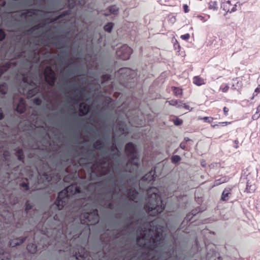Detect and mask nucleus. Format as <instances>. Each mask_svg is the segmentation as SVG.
Returning a JSON list of instances; mask_svg holds the SVG:
<instances>
[{
    "instance_id": "f257e3e1",
    "label": "nucleus",
    "mask_w": 260,
    "mask_h": 260,
    "mask_svg": "<svg viewBox=\"0 0 260 260\" xmlns=\"http://www.w3.org/2000/svg\"><path fill=\"white\" fill-rule=\"evenodd\" d=\"M159 190L155 187H151L147 190L148 194L146 199L145 206L149 211H152L150 215H155L161 213L164 209Z\"/></svg>"
},
{
    "instance_id": "f03ea898",
    "label": "nucleus",
    "mask_w": 260,
    "mask_h": 260,
    "mask_svg": "<svg viewBox=\"0 0 260 260\" xmlns=\"http://www.w3.org/2000/svg\"><path fill=\"white\" fill-rule=\"evenodd\" d=\"M137 243L140 246H147L149 245L148 242L151 240L152 241L154 245L157 244V237L154 236V228L152 229L148 230L140 231L138 229L137 231ZM158 244H160V241H158Z\"/></svg>"
},
{
    "instance_id": "7ed1b4c3",
    "label": "nucleus",
    "mask_w": 260,
    "mask_h": 260,
    "mask_svg": "<svg viewBox=\"0 0 260 260\" xmlns=\"http://www.w3.org/2000/svg\"><path fill=\"white\" fill-rule=\"evenodd\" d=\"M79 193V190L73 185H70L58 193L55 202L58 210L62 209L67 204L69 198L72 194Z\"/></svg>"
},
{
    "instance_id": "20e7f679",
    "label": "nucleus",
    "mask_w": 260,
    "mask_h": 260,
    "mask_svg": "<svg viewBox=\"0 0 260 260\" xmlns=\"http://www.w3.org/2000/svg\"><path fill=\"white\" fill-rule=\"evenodd\" d=\"M85 219L82 221V223L87 224H94L99 221V215L97 210H93L90 213H85L83 215Z\"/></svg>"
},
{
    "instance_id": "39448f33",
    "label": "nucleus",
    "mask_w": 260,
    "mask_h": 260,
    "mask_svg": "<svg viewBox=\"0 0 260 260\" xmlns=\"http://www.w3.org/2000/svg\"><path fill=\"white\" fill-rule=\"evenodd\" d=\"M74 104L78 105L79 104V110L80 114L81 115H84L88 113L89 111L88 106L83 102H80L82 100L81 95L80 94L79 96H75L74 99Z\"/></svg>"
},
{
    "instance_id": "423d86ee",
    "label": "nucleus",
    "mask_w": 260,
    "mask_h": 260,
    "mask_svg": "<svg viewBox=\"0 0 260 260\" xmlns=\"http://www.w3.org/2000/svg\"><path fill=\"white\" fill-rule=\"evenodd\" d=\"M70 254L76 256L77 260H85L87 256V252L84 248H76L70 250Z\"/></svg>"
},
{
    "instance_id": "0eeeda50",
    "label": "nucleus",
    "mask_w": 260,
    "mask_h": 260,
    "mask_svg": "<svg viewBox=\"0 0 260 260\" xmlns=\"http://www.w3.org/2000/svg\"><path fill=\"white\" fill-rule=\"evenodd\" d=\"M236 0H224L222 3L223 10L226 12L232 13L236 10Z\"/></svg>"
},
{
    "instance_id": "6e6552de",
    "label": "nucleus",
    "mask_w": 260,
    "mask_h": 260,
    "mask_svg": "<svg viewBox=\"0 0 260 260\" xmlns=\"http://www.w3.org/2000/svg\"><path fill=\"white\" fill-rule=\"evenodd\" d=\"M132 50L127 45H123L117 51V54L123 60H126L129 58Z\"/></svg>"
},
{
    "instance_id": "1a4fd4ad",
    "label": "nucleus",
    "mask_w": 260,
    "mask_h": 260,
    "mask_svg": "<svg viewBox=\"0 0 260 260\" xmlns=\"http://www.w3.org/2000/svg\"><path fill=\"white\" fill-rule=\"evenodd\" d=\"M45 80L50 85H52L54 83L55 77L54 72L50 68H47L44 73Z\"/></svg>"
},
{
    "instance_id": "9d476101",
    "label": "nucleus",
    "mask_w": 260,
    "mask_h": 260,
    "mask_svg": "<svg viewBox=\"0 0 260 260\" xmlns=\"http://www.w3.org/2000/svg\"><path fill=\"white\" fill-rule=\"evenodd\" d=\"M154 173L155 170H153L146 174L141 180V185H142L143 182L148 181L149 182L150 181H152L155 178L154 176Z\"/></svg>"
},
{
    "instance_id": "9b49d317",
    "label": "nucleus",
    "mask_w": 260,
    "mask_h": 260,
    "mask_svg": "<svg viewBox=\"0 0 260 260\" xmlns=\"http://www.w3.org/2000/svg\"><path fill=\"white\" fill-rule=\"evenodd\" d=\"M256 189V185L255 182L253 181H250L248 180L247 182L246 187L245 188L246 191L248 193H251L255 191Z\"/></svg>"
},
{
    "instance_id": "f8f14e48",
    "label": "nucleus",
    "mask_w": 260,
    "mask_h": 260,
    "mask_svg": "<svg viewBox=\"0 0 260 260\" xmlns=\"http://www.w3.org/2000/svg\"><path fill=\"white\" fill-rule=\"evenodd\" d=\"M125 151L128 154L133 155V156H136V149L132 143H129L126 145Z\"/></svg>"
},
{
    "instance_id": "ddd939ff",
    "label": "nucleus",
    "mask_w": 260,
    "mask_h": 260,
    "mask_svg": "<svg viewBox=\"0 0 260 260\" xmlns=\"http://www.w3.org/2000/svg\"><path fill=\"white\" fill-rule=\"evenodd\" d=\"M39 175L40 182H49L51 180V177L46 173L42 174L41 173H39Z\"/></svg>"
},
{
    "instance_id": "4468645a",
    "label": "nucleus",
    "mask_w": 260,
    "mask_h": 260,
    "mask_svg": "<svg viewBox=\"0 0 260 260\" xmlns=\"http://www.w3.org/2000/svg\"><path fill=\"white\" fill-rule=\"evenodd\" d=\"M25 109V106L24 105V103L23 102V101L22 100H20L18 104L16 110L17 112L21 113L24 112Z\"/></svg>"
},
{
    "instance_id": "2eb2a0df",
    "label": "nucleus",
    "mask_w": 260,
    "mask_h": 260,
    "mask_svg": "<svg viewBox=\"0 0 260 260\" xmlns=\"http://www.w3.org/2000/svg\"><path fill=\"white\" fill-rule=\"evenodd\" d=\"M193 83L198 86H201L205 84L204 79L198 76L193 78Z\"/></svg>"
},
{
    "instance_id": "dca6fc26",
    "label": "nucleus",
    "mask_w": 260,
    "mask_h": 260,
    "mask_svg": "<svg viewBox=\"0 0 260 260\" xmlns=\"http://www.w3.org/2000/svg\"><path fill=\"white\" fill-rule=\"evenodd\" d=\"M231 189L229 188H225L222 192L221 199L223 201H226L228 200V196L230 193Z\"/></svg>"
},
{
    "instance_id": "f3484780",
    "label": "nucleus",
    "mask_w": 260,
    "mask_h": 260,
    "mask_svg": "<svg viewBox=\"0 0 260 260\" xmlns=\"http://www.w3.org/2000/svg\"><path fill=\"white\" fill-rule=\"evenodd\" d=\"M31 86V85L30 84L29 85V87H26L28 89V94L29 96H32L38 91L37 88H34V86L32 87Z\"/></svg>"
},
{
    "instance_id": "a211bd4d",
    "label": "nucleus",
    "mask_w": 260,
    "mask_h": 260,
    "mask_svg": "<svg viewBox=\"0 0 260 260\" xmlns=\"http://www.w3.org/2000/svg\"><path fill=\"white\" fill-rule=\"evenodd\" d=\"M28 251L31 253H35L37 250V246L34 244H29L27 246Z\"/></svg>"
},
{
    "instance_id": "6ab92c4d",
    "label": "nucleus",
    "mask_w": 260,
    "mask_h": 260,
    "mask_svg": "<svg viewBox=\"0 0 260 260\" xmlns=\"http://www.w3.org/2000/svg\"><path fill=\"white\" fill-rule=\"evenodd\" d=\"M208 8L210 10H217V5L216 1H211L209 3Z\"/></svg>"
},
{
    "instance_id": "aec40b11",
    "label": "nucleus",
    "mask_w": 260,
    "mask_h": 260,
    "mask_svg": "<svg viewBox=\"0 0 260 260\" xmlns=\"http://www.w3.org/2000/svg\"><path fill=\"white\" fill-rule=\"evenodd\" d=\"M170 105L177 106L178 107H182V102L176 100H171L169 102Z\"/></svg>"
},
{
    "instance_id": "412c9836",
    "label": "nucleus",
    "mask_w": 260,
    "mask_h": 260,
    "mask_svg": "<svg viewBox=\"0 0 260 260\" xmlns=\"http://www.w3.org/2000/svg\"><path fill=\"white\" fill-rule=\"evenodd\" d=\"M172 89H173V92L174 93L177 95V96H179L180 95L182 94V91L181 89L179 88H177V87H172Z\"/></svg>"
},
{
    "instance_id": "4be33fe9",
    "label": "nucleus",
    "mask_w": 260,
    "mask_h": 260,
    "mask_svg": "<svg viewBox=\"0 0 260 260\" xmlns=\"http://www.w3.org/2000/svg\"><path fill=\"white\" fill-rule=\"evenodd\" d=\"M113 27V24L112 23H108L104 26V29L108 32H110Z\"/></svg>"
},
{
    "instance_id": "5701e85b",
    "label": "nucleus",
    "mask_w": 260,
    "mask_h": 260,
    "mask_svg": "<svg viewBox=\"0 0 260 260\" xmlns=\"http://www.w3.org/2000/svg\"><path fill=\"white\" fill-rule=\"evenodd\" d=\"M199 120H204L206 122L211 123L213 120V118L212 117H199Z\"/></svg>"
},
{
    "instance_id": "b1692460",
    "label": "nucleus",
    "mask_w": 260,
    "mask_h": 260,
    "mask_svg": "<svg viewBox=\"0 0 260 260\" xmlns=\"http://www.w3.org/2000/svg\"><path fill=\"white\" fill-rule=\"evenodd\" d=\"M260 111V105L257 108V111L256 113L252 116V118L254 120L257 119L260 116V113L259 112Z\"/></svg>"
},
{
    "instance_id": "393cba45",
    "label": "nucleus",
    "mask_w": 260,
    "mask_h": 260,
    "mask_svg": "<svg viewBox=\"0 0 260 260\" xmlns=\"http://www.w3.org/2000/svg\"><path fill=\"white\" fill-rule=\"evenodd\" d=\"M119 8L116 6H112L109 8V11L112 14H116Z\"/></svg>"
},
{
    "instance_id": "a878e982",
    "label": "nucleus",
    "mask_w": 260,
    "mask_h": 260,
    "mask_svg": "<svg viewBox=\"0 0 260 260\" xmlns=\"http://www.w3.org/2000/svg\"><path fill=\"white\" fill-rule=\"evenodd\" d=\"M24 241V239H22V240H19V242L18 241V240H17V241L15 242V241H12L10 242V246H12V247H14L15 246H16L17 245H19L22 243H23Z\"/></svg>"
},
{
    "instance_id": "bb28decb",
    "label": "nucleus",
    "mask_w": 260,
    "mask_h": 260,
    "mask_svg": "<svg viewBox=\"0 0 260 260\" xmlns=\"http://www.w3.org/2000/svg\"><path fill=\"white\" fill-rule=\"evenodd\" d=\"M132 71L128 68L121 69L119 70L120 74L126 73L130 74Z\"/></svg>"
},
{
    "instance_id": "cd10ccee",
    "label": "nucleus",
    "mask_w": 260,
    "mask_h": 260,
    "mask_svg": "<svg viewBox=\"0 0 260 260\" xmlns=\"http://www.w3.org/2000/svg\"><path fill=\"white\" fill-rule=\"evenodd\" d=\"M180 160V157L178 155H174L172 157V160L173 162L176 163Z\"/></svg>"
},
{
    "instance_id": "c85d7f7f",
    "label": "nucleus",
    "mask_w": 260,
    "mask_h": 260,
    "mask_svg": "<svg viewBox=\"0 0 260 260\" xmlns=\"http://www.w3.org/2000/svg\"><path fill=\"white\" fill-rule=\"evenodd\" d=\"M190 37V35L189 34H186L185 35H181L180 38L182 40H188Z\"/></svg>"
},
{
    "instance_id": "c756f323",
    "label": "nucleus",
    "mask_w": 260,
    "mask_h": 260,
    "mask_svg": "<svg viewBox=\"0 0 260 260\" xmlns=\"http://www.w3.org/2000/svg\"><path fill=\"white\" fill-rule=\"evenodd\" d=\"M196 17L204 23L207 21V20L205 19V17L202 15H198Z\"/></svg>"
},
{
    "instance_id": "7c9ffc66",
    "label": "nucleus",
    "mask_w": 260,
    "mask_h": 260,
    "mask_svg": "<svg viewBox=\"0 0 260 260\" xmlns=\"http://www.w3.org/2000/svg\"><path fill=\"white\" fill-rule=\"evenodd\" d=\"M174 123L176 125H179L182 124V121L179 119H175L174 120Z\"/></svg>"
},
{
    "instance_id": "2f4dec72",
    "label": "nucleus",
    "mask_w": 260,
    "mask_h": 260,
    "mask_svg": "<svg viewBox=\"0 0 260 260\" xmlns=\"http://www.w3.org/2000/svg\"><path fill=\"white\" fill-rule=\"evenodd\" d=\"M5 37V35L3 30L0 29V41L3 40Z\"/></svg>"
},
{
    "instance_id": "473e14b6",
    "label": "nucleus",
    "mask_w": 260,
    "mask_h": 260,
    "mask_svg": "<svg viewBox=\"0 0 260 260\" xmlns=\"http://www.w3.org/2000/svg\"><path fill=\"white\" fill-rule=\"evenodd\" d=\"M183 7L184 12L185 13H188L189 12V9H188V6L186 4H184V5H183Z\"/></svg>"
},
{
    "instance_id": "72a5a7b5",
    "label": "nucleus",
    "mask_w": 260,
    "mask_h": 260,
    "mask_svg": "<svg viewBox=\"0 0 260 260\" xmlns=\"http://www.w3.org/2000/svg\"><path fill=\"white\" fill-rule=\"evenodd\" d=\"M0 260H8L4 254L0 255Z\"/></svg>"
},
{
    "instance_id": "f704fd0d",
    "label": "nucleus",
    "mask_w": 260,
    "mask_h": 260,
    "mask_svg": "<svg viewBox=\"0 0 260 260\" xmlns=\"http://www.w3.org/2000/svg\"><path fill=\"white\" fill-rule=\"evenodd\" d=\"M229 85H226L224 87H223L222 89V91L223 92H226L229 90Z\"/></svg>"
},
{
    "instance_id": "c9c22d12",
    "label": "nucleus",
    "mask_w": 260,
    "mask_h": 260,
    "mask_svg": "<svg viewBox=\"0 0 260 260\" xmlns=\"http://www.w3.org/2000/svg\"><path fill=\"white\" fill-rule=\"evenodd\" d=\"M182 107H184L185 109L190 110L189 107L186 105L185 104H183L182 103Z\"/></svg>"
},
{
    "instance_id": "e433bc0d",
    "label": "nucleus",
    "mask_w": 260,
    "mask_h": 260,
    "mask_svg": "<svg viewBox=\"0 0 260 260\" xmlns=\"http://www.w3.org/2000/svg\"><path fill=\"white\" fill-rule=\"evenodd\" d=\"M155 232H156V233H157V236H158V237H160V236H159V234H160V232H161V231H162V230H161L160 229H155Z\"/></svg>"
},
{
    "instance_id": "4c0bfd02",
    "label": "nucleus",
    "mask_w": 260,
    "mask_h": 260,
    "mask_svg": "<svg viewBox=\"0 0 260 260\" xmlns=\"http://www.w3.org/2000/svg\"><path fill=\"white\" fill-rule=\"evenodd\" d=\"M34 103L37 105H40L41 104L40 100L39 99H35Z\"/></svg>"
},
{
    "instance_id": "58836bf2",
    "label": "nucleus",
    "mask_w": 260,
    "mask_h": 260,
    "mask_svg": "<svg viewBox=\"0 0 260 260\" xmlns=\"http://www.w3.org/2000/svg\"><path fill=\"white\" fill-rule=\"evenodd\" d=\"M223 111H224V114L226 115L229 111V109L228 108L224 107L223 108Z\"/></svg>"
},
{
    "instance_id": "ea45409f",
    "label": "nucleus",
    "mask_w": 260,
    "mask_h": 260,
    "mask_svg": "<svg viewBox=\"0 0 260 260\" xmlns=\"http://www.w3.org/2000/svg\"><path fill=\"white\" fill-rule=\"evenodd\" d=\"M255 92H260V88L259 87H257L254 91Z\"/></svg>"
},
{
    "instance_id": "a19ab883",
    "label": "nucleus",
    "mask_w": 260,
    "mask_h": 260,
    "mask_svg": "<svg viewBox=\"0 0 260 260\" xmlns=\"http://www.w3.org/2000/svg\"><path fill=\"white\" fill-rule=\"evenodd\" d=\"M4 87L3 85L0 86V91L2 92L3 93H5V91H3L2 88Z\"/></svg>"
},
{
    "instance_id": "79ce46f5",
    "label": "nucleus",
    "mask_w": 260,
    "mask_h": 260,
    "mask_svg": "<svg viewBox=\"0 0 260 260\" xmlns=\"http://www.w3.org/2000/svg\"><path fill=\"white\" fill-rule=\"evenodd\" d=\"M230 122H219V124H225V125H227L228 124H230Z\"/></svg>"
},
{
    "instance_id": "37998d69",
    "label": "nucleus",
    "mask_w": 260,
    "mask_h": 260,
    "mask_svg": "<svg viewBox=\"0 0 260 260\" xmlns=\"http://www.w3.org/2000/svg\"><path fill=\"white\" fill-rule=\"evenodd\" d=\"M155 223H156V221H154H154H152V222H151V225H151V226L152 225L154 226V224H155Z\"/></svg>"
},
{
    "instance_id": "c03bdc74",
    "label": "nucleus",
    "mask_w": 260,
    "mask_h": 260,
    "mask_svg": "<svg viewBox=\"0 0 260 260\" xmlns=\"http://www.w3.org/2000/svg\"><path fill=\"white\" fill-rule=\"evenodd\" d=\"M132 199L133 200L135 201L136 202H138L137 200H136V199L134 197H132Z\"/></svg>"
},
{
    "instance_id": "a18cd8bd",
    "label": "nucleus",
    "mask_w": 260,
    "mask_h": 260,
    "mask_svg": "<svg viewBox=\"0 0 260 260\" xmlns=\"http://www.w3.org/2000/svg\"><path fill=\"white\" fill-rule=\"evenodd\" d=\"M3 117V115L2 113H0V119H2Z\"/></svg>"
},
{
    "instance_id": "49530a36",
    "label": "nucleus",
    "mask_w": 260,
    "mask_h": 260,
    "mask_svg": "<svg viewBox=\"0 0 260 260\" xmlns=\"http://www.w3.org/2000/svg\"><path fill=\"white\" fill-rule=\"evenodd\" d=\"M32 83H32V82H31V83H30L28 84V82H27V84H28V87H29V85H30H30H31V86L32 87H33V85L31 84Z\"/></svg>"
},
{
    "instance_id": "de8ad7c7",
    "label": "nucleus",
    "mask_w": 260,
    "mask_h": 260,
    "mask_svg": "<svg viewBox=\"0 0 260 260\" xmlns=\"http://www.w3.org/2000/svg\"><path fill=\"white\" fill-rule=\"evenodd\" d=\"M180 146L182 148L184 149V146L182 144L180 145Z\"/></svg>"
},
{
    "instance_id": "09e8293b",
    "label": "nucleus",
    "mask_w": 260,
    "mask_h": 260,
    "mask_svg": "<svg viewBox=\"0 0 260 260\" xmlns=\"http://www.w3.org/2000/svg\"><path fill=\"white\" fill-rule=\"evenodd\" d=\"M18 158H19V160L21 159L22 157H21V155L20 154L19 155Z\"/></svg>"
},
{
    "instance_id": "8fccbe9b",
    "label": "nucleus",
    "mask_w": 260,
    "mask_h": 260,
    "mask_svg": "<svg viewBox=\"0 0 260 260\" xmlns=\"http://www.w3.org/2000/svg\"><path fill=\"white\" fill-rule=\"evenodd\" d=\"M218 124H215V125H212V126H213V127H215L216 126H218Z\"/></svg>"
},
{
    "instance_id": "3c124183",
    "label": "nucleus",
    "mask_w": 260,
    "mask_h": 260,
    "mask_svg": "<svg viewBox=\"0 0 260 260\" xmlns=\"http://www.w3.org/2000/svg\"><path fill=\"white\" fill-rule=\"evenodd\" d=\"M22 186H25V187H27V185L26 184H22Z\"/></svg>"
}]
</instances>
